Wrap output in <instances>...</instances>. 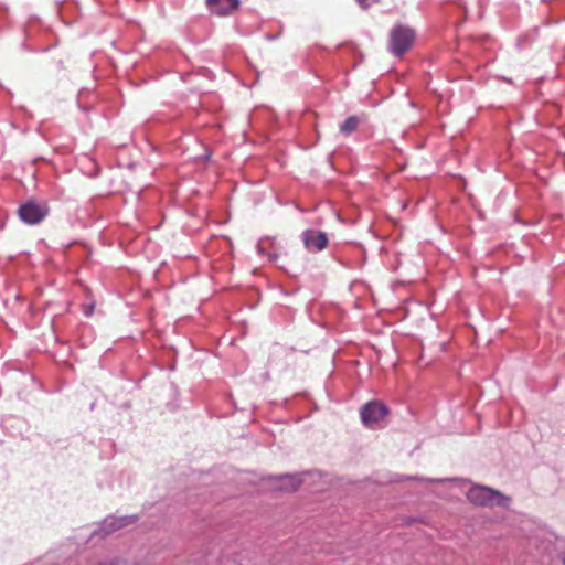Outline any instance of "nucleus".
<instances>
[{
  "label": "nucleus",
  "mask_w": 565,
  "mask_h": 565,
  "mask_svg": "<svg viewBox=\"0 0 565 565\" xmlns=\"http://www.w3.org/2000/svg\"><path fill=\"white\" fill-rule=\"evenodd\" d=\"M99 565H117V564H116V563H114V562H109V563H102V564H99Z\"/></svg>",
  "instance_id": "9d476101"
},
{
  "label": "nucleus",
  "mask_w": 565,
  "mask_h": 565,
  "mask_svg": "<svg viewBox=\"0 0 565 565\" xmlns=\"http://www.w3.org/2000/svg\"><path fill=\"white\" fill-rule=\"evenodd\" d=\"M468 500L475 505H505L508 499L489 487L473 486L467 492Z\"/></svg>",
  "instance_id": "f03ea898"
},
{
  "label": "nucleus",
  "mask_w": 565,
  "mask_h": 565,
  "mask_svg": "<svg viewBox=\"0 0 565 565\" xmlns=\"http://www.w3.org/2000/svg\"><path fill=\"white\" fill-rule=\"evenodd\" d=\"M388 413V408L381 402L373 401L367 403L361 409V419L367 427H374L380 424Z\"/></svg>",
  "instance_id": "20e7f679"
},
{
  "label": "nucleus",
  "mask_w": 565,
  "mask_h": 565,
  "mask_svg": "<svg viewBox=\"0 0 565 565\" xmlns=\"http://www.w3.org/2000/svg\"><path fill=\"white\" fill-rule=\"evenodd\" d=\"M286 486L284 487L287 490L295 491L300 486V480L297 477L290 476L285 478Z\"/></svg>",
  "instance_id": "6e6552de"
},
{
  "label": "nucleus",
  "mask_w": 565,
  "mask_h": 565,
  "mask_svg": "<svg viewBox=\"0 0 565 565\" xmlns=\"http://www.w3.org/2000/svg\"><path fill=\"white\" fill-rule=\"evenodd\" d=\"M302 242L308 250L320 252L327 247L328 237L324 232L309 228L302 232Z\"/></svg>",
  "instance_id": "39448f33"
},
{
  "label": "nucleus",
  "mask_w": 565,
  "mask_h": 565,
  "mask_svg": "<svg viewBox=\"0 0 565 565\" xmlns=\"http://www.w3.org/2000/svg\"><path fill=\"white\" fill-rule=\"evenodd\" d=\"M49 214V206L46 203H36L33 200L28 201L19 209L20 218L30 225H35L42 222Z\"/></svg>",
  "instance_id": "7ed1b4c3"
},
{
  "label": "nucleus",
  "mask_w": 565,
  "mask_h": 565,
  "mask_svg": "<svg viewBox=\"0 0 565 565\" xmlns=\"http://www.w3.org/2000/svg\"><path fill=\"white\" fill-rule=\"evenodd\" d=\"M92 313V309H87L86 316H89Z\"/></svg>",
  "instance_id": "9b49d317"
},
{
  "label": "nucleus",
  "mask_w": 565,
  "mask_h": 565,
  "mask_svg": "<svg viewBox=\"0 0 565 565\" xmlns=\"http://www.w3.org/2000/svg\"><path fill=\"white\" fill-rule=\"evenodd\" d=\"M362 7H367L366 0H358Z\"/></svg>",
  "instance_id": "1a4fd4ad"
},
{
  "label": "nucleus",
  "mask_w": 565,
  "mask_h": 565,
  "mask_svg": "<svg viewBox=\"0 0 565 565\" xmlns=\"http://www.w3.org/2000/svg\"><path fill=\"white\" fill-rule=\"evenodd\" d=\"M563 565H565V552H564V556H563Z\"/></svg>",
  "instance_id": "ddd939ff"
},
{
  "label": "nucleus",
  "mask_w": 565,
  "mask_h": 565,
  "mask_svg": "<svg viewBox=\"0 0 565 565\" xmlns=\"http://www.w3.org/2000/svg\"><path fill=\"white\" fill-rule=\"evenodd\" d=\"M360 124V119L359 117L356 116H350L348 117L343 124H341L340 126V130L341 132H343L344 135H350L351 132H353L358 126Z\"/></svg>",
  "instance_id": "0eeeda50"
},
{
  "label": "nucleus",
  "mask_w": 565,
  "mask_h": 565,
  "mask_svg": "<svg viewBox=\"0 0 565 565\" xmlns=\"http://www.w3.org/2000/svg\"><path fill=\"white\" fill-rule=\"evenodd\" d=\"M238 0H206L209 10L220 17L228 15L237 10Z\"/></svg>",
  "instance_id": "423d86ee"
},
{
  "label": "nucleus",
  "mask_w": 565,
  "mask_h": 565,
  "mask_svg": "<svg viewBox=\"0 0 565 565\" xmlns=\"http://www.w3.org/2000/svg\"><path fill=\"white\" fill-rule=\"evenodd\" d=\"M92 313V309H87L86 316H89Z\"/></svg>",
  "instance_id": "f8f14e48"
},
{
  "label": "nucleus",
  "mask_w": 565,
  "mask_h": 565,
  "mask_svg": "<svg viewBox=\"0 0 565 565\" xmlns=\"http://www.w3.org/2000/svg\"><path fill=\"white\" fill-rule=\"evenodd\" d=\"M415 36L416 34L414 29L403 24L394 25L388 34V51L394 56H403L412 49L415 42Z\"/></svg>",
  "instance_id": "f257e3e1"
}]
</instances>
